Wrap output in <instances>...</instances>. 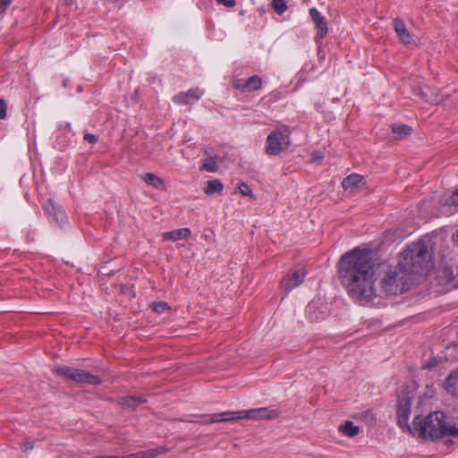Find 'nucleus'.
I'll list each match as a JSON object with an SVG mask.
<instances>
[{
	"mask_svg": "<svg viewBox=\"0 0 458 458\" xmlns=\"http://www.w3.org/2000/svg\"><path fill=\"white\" fill-rule=\"evenodd\" d=\"M262 80L259 76L254 75L250 77L244 83L243 86H260Z\"/></svg>",
	"mask_w": 458,
	"mask_h": 458,
	"instance_id": "obj_28",
	"label": "nucleus"
},
{
	"mask_svg": "<svg viewBox=\"0 0 458 458\" xmlns=\"http://www.w3.org/2000/svg\"><path fill=\"white\" fill-rule=\"evenodd\" d=\"M380 261L371 250L354 248L338 262V275L350 296L358 301H370L376 295V275Z\"/></svg>",
	"mask_w": 458,
	"mask_h": 458,
	"instance_id": "obj_1",
	"label": "nucleus"
},
{
	"mask_svg": "<svg viewBox=\"0 0 458 458\" xmlns=\"http://www.w3.org/2000/svg\"><path fill=\"white\" fill-rule=\"evenodd\" d=\"M97 141L96 136L88 133V142L95 143Z\"/></svg>",
	"mask_w": 458,
	"mask_h": 458,
	"instance_id": "obj_35",
	"label": "nucleus"
},
{
	"mask_svg": "<svg viewBox=\"0 0 458 458\" xmlns=\"http://www.w3.org/2000/svg\"><path fill=\"white\" fill-rule=\"evenodd\" d=\"M166 452L167 449L165 447H157L155 449L131 454V458H155L157 455L165 454Z\"/></svg>",
	"mask_w": 458,
	"mask_h": 458,
	"instance_id": "obj_20",
	"label": "nucleus"
},
{
	"mask_svg": "<svg viewBox=\"0 0 458 458\" xmlns=\"http://www.w3.org/2000/svg\"><path fill=\"white\" fill-rule=\"evenodd\" d=\"M54 372L72 384L83 383L86 380V373L74 368L59 366L54 369Z\"/></svg>",
	"mask_w": 458,
	"mask_h": 458,
	"instance_id": "obj_7",
	"label": "nucleus"
},
{
	"mask_svg": "<svg viewBox=\"0 0 458 458\" xmlns=\"http://www.w3.org/2000/svg\"><path fill=\"white\" fill-rule=\"evenodd\" d=\"M271 7L278 15H282L288 9L284 0H272Z\"/></svg>",
	"mask_w": 458,
	"mask_h": 458,
	"instance_id": "obj_25",
	"label": "nucleus"
},
{
	"mask_svg": "<svg viewBox=\"0 0 458 458\" xmlns=\"http://www.w3.org/2000/svg\"><path fill=\"white\" fill-rule=\"evenodd\" d=\"M142 180L148 185L158 188L164 185V180L152 173H147L142 175Z\"/></svg>",
	"mask_w": 458,
	"mask_h": 458,
	"instance_id": "obj_22",
	"label": "nucleus"
},
{
	"mask_svg": "<svg viewBox=\"0 0 458 458\" xmlns=\"http://www.w3.org/2000/svg\"><path fill=\"white\" fill-rule=\"evenodd\" d=\"M138 96V90L135 89L133 95L131 96L132 100L136 101Z\"/></svg>",
	"mask_w": 458,
	"mask_h": 458,
	"instance_id": "obj_36",
	"label": "nucleus"
},
{
	"mask_svg": "<svg viewBox=\"0 0 458 458\" xmlns=\"http://www.w3.org/2000/svg\"><path fill=\"white\" fill-rule=\"evenodd\" d=\"M291 145L290 131L286 127L274 130L267 138L266 153L276 156Z\"/></svg>",
	"mask_w": 458,
	"mask_h": 458,
	"instance_id": "obj_5",
	"label": "nucleus"
},
{
	"mask_svg": "<svg viewBox=\"0 0 458 458\" xmlns=\"http://www.w3.org/2000/svg\"><path fill=\"white\" fill-rule=\"evenodd\" d=\"M417 94L430 104H440L446 97L440 88H417Z\"/></svg>",
	"mask_w": 458,
	"mask_h": 458,
	"instance_id": "obj_10",
	"label": "nucleus"
},
{
	"mask_svg": "<svg viewBox=\"0 0 458 458\" xmlns=\"http://www.w3.org/2000/svg\"><path fill=\"white\" fill-rule=\"evenodd\" d=\"M64 1H65V3H66L67 4H71L73 2V0H64Z\"/></svg>",
	"mask_w": 458,
	"mask_h": 458,
	"instance_id": "obj_37",
	"label": "nucleus"
},
{
	"mask_svg": "<svg viewBox=\"0 0 458 458\" xmlns=\"http://www.w3.org/2000/svg\"><path fill=\"white\" fill-rule=\"evenodd\" d=\"M223 190V184L222 182L216 179V180H210L207 183V188L205 189V193L208 195H210L214 192H219Z\"/></svg>",
	"mask_w": 458,
	"mask_h": 458,
	"instance_id": "obj_24",
	"label": "nucleus"
},
{
	"mask_svg": "<svg viewBox=\"0 0 458 458\" xmlns=\"http://www.w3.org/2000/svg\"><path fill=\"white\" fill-rule=\"evenodd\" d=\"M238 189H239V191H240L242 195L248 196V197H250V198H254V195H253L251 190L250 189V187L246 183L242 182L238 186Z\"/></svg>",
	"mask_w": 458,
	"mask_h": 458,
	"instance_id": "obj_29",
	"label": "nucleus"
},
{
	"mask_svg": "<svg viewBox=\"0 0 458 458\" xmlns=\"http://www.w3.org/2000/svg\"><path fill=\"white\" fill-rule=\"evenodd\" d=\"M439 284L448 287V289L458 288L454 282L458 279V266L455 268L445 267L438 271L437 275Z\"/></svg>",
	"mask_w": 458,
	"mask_h": 458,
	"instance_id": "obj_11",
	"label": "nucleus"
},
{
	"mask_svg": "<svg viewBox=\"0 0 458 458\" xmlns=\"http://www.w3.org/2000/svg\"><path fill=\"white\" fill-rule=\"evenodd\" d=\"M191 234L189 228H181L162 234L163 241L176 242L179 240H187Z\"/></svg>",
	"mask_w": 458,
	"mask_h": 458,
	"instance_id": "obj_16",
	"label": "nucleus"
},
{
	"mask_svg": "<svg viewBox=\"0 0 458 458\" xmlns=\"http://www.w3.org/2000/svg\"><path fill=\"white\" fill-rule=\"evenodd\" d=\"M341 186L344 191L350 194H356L368 189L366 177L360 174H352L343 179Z\"/></svg>",
	"mask_w": 458,
	"mask_h": 458,
	"instance_id": "obj_6",
	"label": "nucleus"
},
{
	"mask_svg": "<svg viewBox=\"0 0 458 458\" xmlns=\"http://www.w3.org/2000/svg\"><path fill=\"white\" fill-rule=\"evenodd\" d=\"M394 31L403 45H409L412 42L413 38L410 31L407 30L404 21L400 18H395L393 21Z\"/></svg>",
	"mask_w": 458,
	"mask_h": 458,
	"instance_id": "obj_13",
	"label": "nucleus"
},
{
	"mask_svg": "<svg viewBox=\"0 0 458 458\" xmlns=\"http://www.w3.org/2000/svg\"><path fill=\"white\" fill-rule=\"evenodd\" d=\"M6 116V104L5 101L0 98V119H4Z\"/></svg>",
	"mask_w": 458,
	"mask_h": 458,
	"instance_id": "obj_31",
	"label": "nucleus"
},
{
	"mask_svg": "<svg viewBox=\"0 0 458 458\" xmlns=\"http://www.w3.org/2000/svg\"><path fill=\"white\" fill-rule=\"evenodd\" d=\"M279 413L275 410H269L267 408L252 409L249 411H240V416L242 420L249 419L253 420H274L277 418Z\"/></svg>",
	"mask_w": 458,
	"mask_h": 458,
	"instance_id": "obj_8",
	"label": "nucleus"
},
{
	"mask_svg": "<svg viewBox=\"0 0 458 458\" xmlns=\"http://www.w3.org/2000/svg\"><path fill=\"white\" fill-rule=\"evenodd\" d=\"M414 389L403 386L397 396L396 417L398 425L411 434H418L424 439H438L444 437H458V428L445 422V415L441 411H435L422 419L416 414L412 427L408 423L411 412V403L414 398Z\"/></svg>",
	"mask_w": 458,
	"mask_h": 458,
	"instance_id": "obj_2",
	"label": "nucleus"
},
{
	"mask_svg": "<svg viewBox=\"0 0 458 458\" xmlns=\"http://www.w3.org/2000/svg\"><path fill=\"white\" fill-rule=\"evenodd\" d=\"M218 4H224L226 7L232 8L235 6L236 2L234 0H216Z\"/></svg>",
	"mask_w": 458,
	"mask_h": 458,
	"instance_id": "obj_32",
	"label": "nucleus"
},
{
	"mask_svg": "<svg viewBox=\"0 0 458 458\" xmlns=\"http://www.w3.org/2000/svg\"><path fill=\"white\" fill-rule=\"evenodd\" d=\"M310 15L316 28L318 30L316 37V41L318 43L319 40L324 38L328 32L327 23L326 19L316 8H311L310 10Z\"/></svg>",
	"mask_w": 458,
	"mask_h": 458,
	"instance_id": "obj_12",
	"label": "nucleus"
},
{
	"mask_svg": "<svg viewBox=\"0 0 458 458\" xmlns=\"http://www.w3.org/2000/svg\"><path fill=\"white\" fill-rule=\"evenodd\" d=\"M146 402V398L133 395L121 396L116 399L117 404L126 410H135L136 407Z\"/></svg>",
	"mask_w": 458,
	"mask_h": 458,
	"instance_id": "obj_14",
	"label": "nucleus"
},
{
	"mask_svg": "<svg viewBox=\"0 0 458 458\" xmlns=\"http://www.w3.org/2000/svg\"><path fill=\"white\" fill-rule=\"evenodd\" d=\"M242 420L240 411H225L221 413L213 414L210 418L211 423L216 422H230Z\"/></svg>",
	"mask_w": 458,
	"mask_h": 458,
	"instance_id": "obj_18",
	"label": "nucleus"
},
{
	"mask_svg": "<svg viewBox=\"0 0 458 458\" xmlns=\"http://www.w3.org/2000/svg\"><path fill=\"white\" fill-rule=\"evenodd\" d=\"M458 380V369L450 373L447 378L445 381V389L452 394H454L455 389L454 385Z\"/></svg>",
	"mask_w": 458,
	"mask_h": 458,
	"instance_id": "obj_23",
	"label": "nucleus"
},
{
	"mask_svg": "<svg viewBox=\"0 0 458 458\" xmlns=\"http://www.w3.org/2000/svg\"><path fill=\"white\" fill-rule=\"evenodd\" d=\"M205 154L207 155V157L203 159L200 170L210 173L216 172L218 170L216 163L217 161H220L221 158L214 151L207 150Z\"/></svg>",
	"mask_w": 458,
	"mask_h": 458,
	"instance_id": "obj_15",
	"label": "nucleus"
},
{
	"mask_svg": "<svg viewBox=\"0 0 458 458\" xmlns=\"http://www.w3.org/2000/svg\"><path fill=\"white\" fill-rule=\"evenodd\" d=\"M306 272L303 269L294 270L287 274L281 281V287L284 292L289 293L293 288L302 284Z\"/></svg>",
	"mask_w": 458,
	"mask_h": 458,
	"instance_id": "obj_9",
	"label": "nucleus"
},
{
	"mask_svg": "<svg viewBox=\"0 0 458 458\" xmlns=\"http://www.w3.org/2000/svg\"><path fill=\"white\" fill-rule=\"evenodd\" d=\"M101 379L98 376H95V375H89L88 373V384H90V385H94V386H98L101 384Z\"/></svg>",
	"mask_w": 458,
	"mask_h": 458,
	"instance_id": "obj_30",
	"label": "nucleus"
},
{
	"mask_svg": "<svg viewBox=\"0 0 458 458\" xmlns=\"http://www.w3.org/2000/svg\"><path fill=\"white\" fill-rule=\"evenodd\" d=\"M379 288L387 295H397L407 292L413 284V277L397 262L385 264L380 262Z\"/></svg>",
	"mask_w": 458,
	"mask_h": 458,
	"instance_id": "obj_4",
	"label": "nucleus"
},
{
	"mask_svg": "<svg viewBox=\"0 0 458 458\" xmlns=\"http://www.w3.org/2000/svg\"><path fill=\"white\" fill-rule=\"evenodd\" d=\"M150 308L157 313H162L165 310H170V306L166 302H152Z\"/></svg>",
	"mask_w": 458,
	"mask_h": 458,
	"instance_id": "obj_26",
	"label": "nucleus"
},
{
	"mask_svg": "<svg viewBox=\"0 0 458 458\" xmlns=\"http://www.w3.org/2000/svg\"><path fill=\"white\" fill-rule=\"evenodd\" d=\"M339 432L349 437H353L358 435L360 428L354 426L352 421L346 420L344 423L339 426Z\"/></svg>",
	"mask_w": 458,
	"mask_h": 458,
	"instance_id": "obj_21",
	"label": "nucleus"
},
{
	"mask_svg": "<svg viewBox=\"0 0 458 458\" xmlns=\"http://www.w3.org/2000/svg\"><path fill=\"white\" fill-rule=\"evenodd\" d=\"M324 157L323 154L320 152H314L312 154V161L317 162L322 160Z\"/></svg>",
	"mask_w": 458,
	"mask_h": 458,
	"instance_id": "obj_34",
	"label": "nucleus"
},
{
	"mask_svg": "<svg viewBox=\"0 0 458 458\" xmlns=\"http://www.w3.org/2000/svg\"><path fill=\"white\" fill-rule=\"evenodd\" d=\"M444 205L458 206V190H455L447 199L441 200Z\"/></svg>",
	"mask_w": 458,
	"mask_h": 458,
	"instance_id": "obj_27",
	"label": "nucleus"
},
{
	"mask_svg": "<svg viewBox=\"0 0 458 458\" xmlns=\"http://www.w3.org/2000/svg\"><path fill=\"white\" fill-rule=\"evenodd\" d=\"M12 0H0V14L3 13Z\"/></svg>",
	"mask_w": 458,
	"mask_h": 458,
	"instance_id": "obj_33",
	"label": "nucleus"
},
{
	"mask_svg": "<svg viewBox=\"0 0 458 458\" xmlns=\"http://www.w3.org/2000/svg\"><path fill=\"white\" fill-rule=\"evenodd\" d=\"M392 133L394 135V140H403L410 136L413 129L411 125L403 123H393L390 126Z\"/></svg>",
	"mask_w": 458,
	"mask_h": 458,
	"instance_id": "obj_17",
	"label": "nucleus"
},
{
	"mask_svg": "<svg viewBox=\"0 0 458 458\" xmlns=\"http://www.w3.org/2000/svg\"><path fill=\"white\" fill-rule=\"evenodd\" d=\"M199 98L198 89H190L185 93H182L175 97V100L182 104H191Z\"/></svg>",
	"mask_w": 458,
	"mask_h": 458,
	"instance_id": "obj_19",
	"label": "nucleus"
},
{
	"mask_svg": "<svg viewBox=\"0 0 458 458\" xmlns=\"http://www.w3.org/2000/svg\"><path fill=\"white\" fill-rule=\"evenodd\" d=\"M117 458H131V454H129L127 456L117 457Z\"/></svg>",
	"mask_w": 458,
	"mask_h": 458,
	"instance_id": "obj_38",
	"label": "nucleus"
},
{
	"mask_svg": "<svg viewBox=\"0 0 458 458\" xmlns=\"http://www.w3.org/2000/svg\"><path fill=\"white\" fill-rule=\"evenodd\" d=\"M433 243L419 240L400 252L397 263L413 277L427 273L433 267Z\"/></svg>",
	"mask_w": 458,
	"mask_h": 458,
	"instance_id": "obj_3",
	"label": "nucleus"
}]
</instances>
